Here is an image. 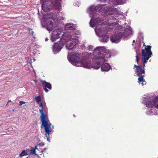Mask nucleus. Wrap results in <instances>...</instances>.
I'll use <instances>...</instances> for the list:
<instances>
[{
  "label": "nucleus",
  "instance_id": "nucleus-1",
  "mask_svg": "<svg viewBox=\"0 0 158 158\" xmlns=\"http://www.w3.org/2000/svg\"><path fill=\"white\" fill-rule=\"evenodd\" d=\"M99 47H97L94 50V54L98 53V55L96 57V59H93L92 62V67L95 69H99L106 61L105 56L109 53L107 50H102Z\"/></svg>",
  "mask_w": 158,
  "mask_h": 158
},
{
  "label": "nucleus",
  "instance_id": "nucleus-2",
  "mask_svg": "<svg viewBox=\"0 0 158 158\" xmlns=\"http://www.w3.org/2000/svg\"><path fill=\"white\" fill-rule=\"evenodd\" d=\"M70 60L73 64L77 66H80L87 69L90 68V61L87 59L85 57L82 59L80 53H76L71 54L70 56Z\"/></svg>",
  "mask_w": 158,
  "mask_h": 158
},
{
  "label": "nucleus",
  "instance_id": "nucleus-3",
  "mask_svg": "<svg viewBox=\"0 0 158 158\" xmlns=\"http://www.w3.org/2000/svg\"><path fill=\"white\" fill-rule=\"evenodd\" d=\"M40 106L41 107V109H40L39 111L41 114L40 118L42 122V126H43L44 128V131L45 132V136L46 137L47 140L50 142L49 135L52 132L51 128V123H48L47 118V115L44 113L43 110V104L41 102L40 103Z\"/></svg>",
  "mask_w": 158,
  "mask_h": 158
},
{
  "label": "nucleus",
  "instance_id": "nucleus-4",
  "mask_svg": "<svg viewBox=\"0 0 158 158\" xmlns=\"http://www.w3.org/2000/svg\"><path fill=\"white\" fill-rule=\"evenodd\" d=\"M61 5L60 0H49L43 2L42 8L44 11L47 12L51 6H54L56 9H59Z\"/></svg>",
  "mask_w": 158,
  "mask_h": 158
},
{
  "label": "nucleus",
  "instance_id": "nucleus-5",
  "mask_svg": "<svg viewBox=\"0 0 158 158\" xmlns=\"http://www.w3.org/2000/svg\"><path fill=\"white\" fill-rule=\"evenodd\" d=\"M143 103L145 104L147 107L152 108L154 106L158 108V98L156 96L152 97H143Z\"/></svg>",
  "mask_w": 158,
  "mask_h": 158
},
{
  "label": "nucleus",
  "instance_id": "nucleus-6",
  "mask_svg": "<svg viewBox=\"0 0 158 158\" xmlns=\"http://www.w3.org/2000/svg\"><path fill=\"white\" fill-rule=\"evenodd\" d=\"M44 19L45 21H48L47 23V27L48 30L52 31L54 28V23L52 21H54L55 17V15L53 13H50L46 14L44 16Z\"/></svg>",
  "mask_w": 158,
  "mask_h": 158
},
{
  "label": "nucleus",
  "instance_id": "nucleus-7",
  "mask_svg": "<svg viewBox=\"0 0 158 158\" xmlns=\"http://www.w3.org/2000/svg\"><path fill=\"white\" fill-rule=\"evenodd\" d=\"M152 46L148 45L142 50V59L148 60L151 57L152 52L151 51Z\"/></svg>",
  "mask_w": 158,
  "mask_h": 158
},
{
  "label": "nucleus",
  "instance_id": "nucleus-8",
  "mask_svg": "<svg viewBox=\"0 0 158 158\" xmlns=\"http://www.w3.org/2000/svg\"><path fill=\"white\" fill-rule=\"evenodd\" d=\"M64 43L60 41L58 42L55 43L53 46V51L54 52L57 53L59 52L64 45Z\"/></svg>",
  "mask_w": 158,
  "mask_h": 158
},
{
  "label": "nucleus",
  "instance_id": "nucleus-9",
  "mask_svg": "<svg viewBox=\"0 0 158 158\" xmlns=\"http://www.w3.org/2000/svg\"><path fill=\"white\" fill-rule=\"evenodd\" d=\"M123 35V34L122 32H119L112 36L110 37V40L113 43H118Z\"/></svg>",
  "mask_w": 158,
  "mask_h": 158
},
{
  "label": "nucleus",
  "instance_id": "nucleus-10",
  "mask_svg": "<svg viewBox=\"0 0 158 158\" xmlns=\"http://www.w3.org/2000/svg\"><path fill=\"white\" fill-rule=\"evenodd\" d=\"M136 68L135 70V73L139 77L141 76L144 75L145 72L144 69L141 68V66H139V65H137L135 64L134 65V69Z\"/></svg>",
  "mask_w": 158,
  "mask_h": 158
},
{
  "label": "nucleus",
  "instance_id": "nucleus-11",
  "mask_svg": "<svg viewBox=\"0 0 158 158\" xmlns=\"http://www.w3.org/2000/svg\"><path fill=\"white\" fill-rule=\"evenodd\" d=\"M40 81L42 84L43 89L47 93L48 91L47 88L50 90L51 89L52 85L50 83L47 82L44 80H41Z\"/></svg>",
  "mask_w": 158,
  "mask_h": 158
},
{
  "label": "nucleus",
  "instance_id": "nucleus-12",
  "mask_svg": "<svg viewBox=\"0 0 158 158\" xmlns=\"http://www.w3.org/2000/svg\"><path fill=\"white\" fill-rule=\"evenodd\" d=\"M58 29H56L52 31L51 40L52 42L55 41L56 39L59 38L60 37V32Z\"/></svg>",
  "mask_w": 158,
  "mask_h": 158
},
{
  "label": "nucleus",
  "instance_id": "nucleus-13",
  "mask_svg": "<svg viewBox=\"0 0 158 158\" xmlns=\"http://www.w3.org/2000/svg\"><path fill=\"white\" fill-rule=\"evenodd\" d=\"M101 66V69L102 71H108L110 69V65L107 63H104Z\"/></svg>",
  "mask_w": 158,
  "mask_h": 158
},
{
  "label": "nucleus",
  "instance_id": "nucleus-14",
  "mask_svg": "<svg viewBox=\"0 0 158 158\" xmlns=\"http://www.w3.org/2000/svg\"><path fill=\"white\" fill-rule=\"evenodd\" d=\"M144 75H143L139 77L138 78V82H139V84L141 85L142 86H143L144 85L146 84V82L144 79Z\"/></svg>",
  "mask_w": 158,
  "mask_h": 158
},
{
  "label": "nucleus",
  "instance_id": "nucleus-15",
  "mask_svg": "<svg viewBox=\"0 0 158 158\" xmlns=\"http://www.w3.org/2000/svg\"><path fill=\"white\" fill-rule=\"evenodd\" d=\"M132 29L131 27H128L124 29V33H123V35L127 36L130 34H132Z\"/></svg>",
  "mask_w": 158,
  "mask_h": 158
},
{
  "label": "nucleus",
  "instance_id": "nucleus-16",
  "mask_svg": "<svg viewBox=\"0 0 158 158\" xmlns=\"http://www.w3.org/2000/svg\"><path fill=\"white\" fill-rule=\"evenodd\" d=\"M75 44L72 42H70V44H67L66 45V48L68 50H72L73 49Z\"/></svg>",
  "mask_w": 158,
  "mask_h": 158
},
{
  "label": "nucleus",
  "instance_id": "nucleus-17",
  "mask_svg": "<svg viewBox=\"0 0 158 158\" xmlns=\"http://www.w3.org/2000/svg\"><path fill=\"white\" fill-rule=\"evenodd\" d=\"M106 13L108 15L112 14L115 10V9L113 6L110 7L106 9Z\"/></svg>",
  "mask_w": 158,
  "mask_h": 158
},
{
  "label": "nucleus",
  "instance_id": "nucleus-18",
  "mask_svg": "<svg viewBox=\"0 0 158 158\" xmlns=\"http://www.w3.org/2000/svg\"><path fill=\"white\" fill-rule=\"evenodd\" d=\"M101 6L99 5H97V6L94 7V6H91L90 7V10L91 11H96L100 8Z\"/></svg>",
  "mask_w": 158,
  "mask_h": 158
},
{
  "label": "nucleus",
  "instance_id": "nucleus-19",
  "mask_svg": "<svg viewBox=\"0 0 158 158\" xmlns=\"http://www.w3.org/2000/svg\"><path fill=\"white\" fill-rule=\"evenodd\" d=\"M75 29L70 24H67L65 26V29L66 30H73Z\"/></svg>",
  "mask_w": 158,
  "mask_h": 158
},
{
  "label": "nucleus",
  "instance_id": "nucleus-20",
  "mask_svg": "<svg viewBox=\"0 0 158 158\" xmlns=\"http://www.w3.org/2000/svg\"><path fill=\"white\" fill-rule=\"evenodd\" d=\"M29 153H28L27 150H23L21 153L19 155V156L21 157L24 156L28 155Z\"/></svg>",
  "mask_w": 158,
  "mask_h": 158
},
{
  "label": "nucleus",
  "instance_id": "nucleus-21",
  "mask_svg": "<svg viewBox=\"0 0 158 158\" xmlns=\"http://www.w3.org/2000/svg\"><path fill=\"white\" fill-rule=\"evenodd\" d=\"M142 65H139V66H141V68L143 69H144V67L145 65V63L147 62V61L148 60L146 59H142Z\"/></svg>",
  "mask_w": 158,
  "mask_h": 158
},
{
  "label": "nucleus",
  "instance_id": "nucleus-22",
  "mask_svg": "<svg viewBox=\"0 0 158 158\" xmlns=\"http://www.w3.org/2000/svg\"><path fill=\"white\" fill-rule=\"evenodd\" d=\"M115 2H116L117 4H123L125 0H114Z\"/></svg>",
  "mask_w": 158,
  "mask_h": 158
},
{
  "label": "nucleus",
  "instance_id": "nucleus-23",
  "mask_svg": "<svg viewBox=\"0 0 158 158\" xmlns=\"http://www.w3.org/2000/svg\"><path fill=\"white\" fill-rule=\"evenodd\" d=\"M35 100L38 104H39V103L41 102V98L39 96L37 97H35Z\"/></svg>",
  "mask_w": 158,
  "mask_h": 158
},
{
  "label": "nucleus",
  "instance_id": "nucleus-24",
  "mask_svg": "<svg viewBox=\"0 0 158 158\" xmlns=\"http://www.w3.org/2000/svg\"><path fill=\"white\" fill-rule=\"evenodd\" d=\"M136 60L137 61L138 64V63L139 61V59L138 54H137L136 56Z\"/></svg>",
  "mask_w": 158,
  "mask_h": 158
},
{
  "label": "nucleus",
  "instance_id": "nucleus-25",
  "mask_svg": "<svg viewBox=\"0 0 158 158\" xmlns=\"http://www.w3.org/2000/svg\"><path fill=\"white\" fill-rule=\"evenodd\" d=\"M108 39H107L106 38H103L101 39V41L103 42H106L107 41Z\"/></svg>",
  "mask_w": 158,
  "mask_h": 158
},
{
  "label": "nucleus",
  "instance_id": "nucleus-26",
  "mask_svg": "<svg viewBox=\"0 0 158 158\" xmlns=\"http://www.w3.org/2000/svg\"><path fill=\"white\" fill-rule=\"evenodd\" d=\"M117 25V24L116 23H112L110 24V26H115Z\"/></svg>",
  "mask_w": 158,
  "mask_h": 158
},
{
  "label": "nucleus",
  "instance_id": "nucleus-27",
  "mask_svg": "<svg viewBox=\"0 0 158 158\" xmlns=\"http://www.w3.org/2000/svg\"><path fill=\"white\" fill-rule=\"evenodd\" d=\"M29 33L31 34L32 35H33L34 31H32V29H30L29 30Z\"/></svg>",
  "mask_w": 158,
  "mask_h": 158
},
{
  "label": "nucleus",
  "instance_id": "nucleus-28",
  "mask_svg": "<svg viewBox=\"0 0 158 158\" xmlns=\"http://www.w3.org/2000/svg\"><path fill=\"white\" fill-rule=\"evenodd\" d=\"M19 106H21L23 104V102H22V101H20L19 102Z\"/></svg>",
  "mask_w": 158,
  "mask_h": 158
},
{
  "label": "nucleus",
  "instance_id": "nucleus-29",
  "mask_svg": "<svg viewBox=\"0 0 158 158\" xmlns=\"http://www.w3.org/2000/svg\"><path fill=\"white\" fill-rule=\"evenodd\" d=\"M31 152L32 153H34L35 152V149H33V150H31Z\"/></svg>",
  "mask_w": 158,
  "mask_h": 158
},
{
  "label": "nucleus",
  "instance_id": "nucleus-30",
  "mask_svg": "<svg viewBox=\"0 0 158 158\" xmlns=\"http://www.w3.org/2000/svg\"><path fill=\"white\" fill-rule=\"evenodd\" d=\"M107 33L106 32L105 33V34H102V36L103 37V36H105L106 35V34Z\"/></svg>",
  "mask_w": 158,
  "mask_h": 158
},
{
  "label": "nucleus",
  "instance_id": "nucleus-31",
  "mask_svg": "<svg viewBox=\"0 0 158 158\" xmlns=\"http://www.w3.org/2000/svg\"><path fill=\"white\" fill-rule=\"evenodd\" d=\"M39 145H41V146H44V144L43 143H40L38 144Z\"/></svg>",
  "mask_w": 158,
  "mask_h": 158
},
{
  "label": "nucleus",
  "instance_id": "nucleus-32",
  "mask_svg": "<svg viewBox=\"0 0 158 158\" xmlns=\"http://www.w3.org/2000/svg\"><path fill=\"white\" fill-rule=\"evenodd\" d=\"M110 18V19H111V20H114L116 19H115L114 18V17H111Z\"/></svg>",
  "mask_w": 158,
  "mask_h": 158
},
{
  "label": "nucleus",
  "instance_id": "nucleus-33",
  "mask_svg": "<svg viewBox=\"0 0 158 158\" xmlns=\"http://www.w3.org/2000/svg\"><path fill=\"white\" fill-rule=\"evenodd\" d=\"M33 81L35 83H37V80H34Z\"/></svg>",
  "mask_w": 158,
  "mask_h": 158
},
{
  "label": "nucleus",
  "instance_id": "nucleus-34",
  "mask_svg": "<svg viewBox=\"0 0 158 158\" xmlns=\"http://www.w3.org/2000/svg\"><path fill=\"white\" fill-rule=\"evenodd\" d=\"M11 102V100H9L8 101V102H7V104H6V106H7V105L8 103L9 102Z\"/></svg>",
  "mask_w": 158,
  "mask_h": 158
},
{
  "label": "nucleus",
  "instance_id": "nucleus-35",
  "mask_svg": "<svg viewBox=\"0 0 158 158\" xmlns=\"http://www.w3.org/2000/svg\"><path fill=\"white\" fill-rule=\"evenodd\" d=\"M23 104H25L26 102L22 101Z\"/></svg>",
  "mask_w": 158,
  "mask_h": 158
},
{
  "label": "nucleus",
  "instance_id": "nucleus-36",
  "mask_svg": "<svg viewBox=\"0 0 158 158\" xmlns=\"http://www.w3.org/2000/svg\"><path fill=\"white\" fill-rule=\"evenodd\" d=\"M90 26H91V27H94V26H92V25H91V22H90Z\"/></svg>",
  "mask_w": 158,
  "mask_h": 158
},
{
  "label": "nucleus",
  "instance_id": "nucleus-37",
  "mask_svg": "<svg viewBox=\"0 0 158 158\" xmlns=\"http://www.w3.org/2000/svg\"><path fill=\"white\" fill-rule=\"evenodd\" d=\"M135 40H133V41H132L133 43H135Z\"/></svg>",
  "mask_w": 158,
  "mask_h": 158
},
{
  "label": "nucleus",
  "instance_id": "nucleus-38",
  "mask_svg": "<svg viewBox=\"0 0 158 158\" xmlns=\"http://www.w3.org/2000/svg\"><path fill=\"white\" fill-rule=\"evenodd\" d=\"M37 146H35V149H37Z\"/></svg>",
  "mask_w": 158,
  "mask_h": 158
},
{
  "label": "nucleus",
  "instance_id": "nucleus-39",
  "mask_svg": "<svg viewBox=\"0 0 158 158\" xmlns=\"http://www.w3.org/2000/svg\"><path fill=\"white\" fill-rule=\"evenodd\" d=\"M12 111H15V110H14V109H13V110H12Z\"/></svg>",
  "mask_w": 158,
  "mask_h": 158
},
{
  "label": "nucleus",
  "instance_id": "nucleus-40",
  "mask_svg": "<svg viewBox=\"0 0 158 158\" xmlns=\"http://www.w3.org/2000/svg\"><path fill=\"white\" fill-rule=\"evenodd\" d=\"M143 46H145V45H144V44H143Z\"/></svg>",
  "mask_w": 158,
  "mask_h": 158
}]
</instances>
